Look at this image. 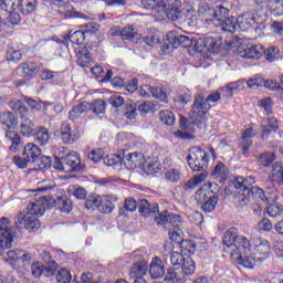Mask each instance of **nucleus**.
I'll use <instances>...</instances> for the list:
<instances>
[{
	"label": "nucleus",
	"mask_w": 283,
	"mask_h": 283,
	"mask_svg": "<svg viewBox=\"0 0 283 283\" xmlns=\"http://www.w3.org/2000/svg\"><path fill=\"white\" fill-rule=\"evenodd\" d=\"M275 160V153L264 151L258 157V163L261 167H271Z\"/></svg>",
	"instance_id": "39"
},
{
	"label": "nucleus",
	"mask_w": 283,
	"mask_h": 283,
	"mask_svg": "<svg viewBox=\"0 0 283 283\" xmlns=\"http://www.w3.org/2000/svg\"><path fill=\"white\" fill-rule=\"evenodd\" d=\"M9 107L12 112L17 113L21 119L25 118L30 114V108L25 105V102L13 98L9 102Z\"/></svg>",
	"instance_id": "24"
},
{
	"label": "nucleus",
	"mask_w": 283,
	"mask_h": 283,
	"mask_svg": "<svg viewBox=\"0 0 283 283\" xmlns=\"http://www.w3.org/2000/svg\"><path fill=\"white\" fill-rule=\"evenodd\" d=\"M240 87H242V82H232L228 85H226L222 88V92H226V96H233V92H235L237 90H240Z\"/></svg>",
	"instance_id": "63"
},
{
	"label": "nucleus",
	"mask_w": 283,
	"mask_h": 283,
	"mask_svg": "<svg viewBox=\"0 0 283 283\" xmlns=\"http://www.w3.org/2000/svg\"><path fill=\"white\" fill-rule=\"evenodd\" d=\"M139 213L143 218H150L151 216H159L160 209L158 203L149 202L147 199H140L138 203Z\"/></svg>",
	"instance_id": "15"
},
{
	"label": "nucleus",
	"mask_w": 283,
	"mask_h": 283,
	"mask_svg": "<svg viewBox=\"0 0 283 283\" xmlns=\"http://www.w3.org/2000/svg\"><path fill=\"white\" fill-rule=\"evenodd\" d=\"M104 165L106 167H122L123 166V157L120 154L117 155H111L104 157Z\"/></svg>",
	"instance_id": "48"
},
{
	"label": "nucleus",
	"mask_w": 283,
	"mask_h": 283,
	"mask_svg": "<svg viewBox=\"0 0 283 283\" xmlns=\"http://www.w3.org/2000/svg\"><path fill=\"white\" fill-rule=\"evenodd\" d=\"M25 103L31 109H34L35 112H41V109L43 112H48V107H52V105H54L52 102H43L41 99L36 101L32 97L25 98Z\"/></svg>",
	"instance_id": "30"
},
{
	"label": "nucleus",
	"mask_w": 283,
	"mask_h": 283,
	"mask_svg": "<svg viewBox=\"0 0 283 283\" xmlns=\"http://www.w3.org/2000/svg\"><path fill=\"white\" fill-rule=\"evenodd\" d=\"M253 185H255V178L251 176L247 178L237 176L233 180L229 181V187L233 189H241L242 191H251V187H254Z\"/></svg>",
	"instance_id": "18"
},
{
	"label": "nucleus",
	"mask_w": 283,
	"mask_h": 283,
	"mask_svg": "<svg viewBox=\"0 0 283 283\" xmlns=\"http://www.w3.org/2000/svg\"><path fill=\"white\" fill-rule=\"evenodd\" d=\"M231 171L227 168V166L222 161H218L211 171L210 176L213 180H218V182H227L229 180Z\"/></svg>",
	"instance_id": "22"
},
{
	"label": "nucleus",
	"mask_w": 283,
	"mask_h": 283,
	"mask_svg": "<svg viewBox=\"0 0 283 283\" xmlns=\"http://www.w3.org/2000/svg\"><path fill=\"white\" fill-rule=\"evenodd\" d=\"M149 275L151 280H160L165 277V262L160 258L155 256L149 266Z\"/></svg>",
	"instance_id": "21"
},
{
	"label": "nucleus",
	"mask_w": 283,
	"mask_h": 283,
	"mask_svg": "<svg viewBox=\"0 0 283 283\" xmlns=\"http://www.w3.org/2000/svg\"><path fill=\"white\" fill-rule=\"evenodd\" d=\"M56 282L57 283H70L72 282V274L67 271V269H61L56 273Z\"/></svg>",
	"instance_id": "57"
},
{
	"label": "nucleus",
	"mask_w": 283,
	"mask_h": 283,
	"mask_svg": "<svg viewBox=\"0 0 283 283\" xmlns=\"http://www.w3.org/2000/svg\"><path fill=\"white\" fill-rule=\"evenodd\" d=\"M54 207L62 211V213H70L72 211V200L67 196L56 197L54 200Z\"/></svg>",
	"instance_id": "32"
},
{
	"label": "nucleus",
	"mask_w": 283,
	"mask_h": 283,
	"mask_svg": "<svg viewBox=\"0 0 283 283\" xmlns=\"http://www.w3.org/2000/svg\"><path fill=\"white\" fill-rule=\"evenodd\" d=\"M147 261L142 254H134V264L130 268L129 277H143L147 274L148 270Z\"/></svg>",
	"instance_id": "13"
},
{
	"label": "nucleus",
	"mask_w": 283,
	"mask_h": 283,
	"mask_svg": "<svg viewBox=\"0 0 283 283\" xmlns=\"http://www.w3.org/2000/svg\"><path fill=\"white\" fill-rule=\"evenodd\" d=\"M35 164L38 165L39 169H50V167H52V157L41 155L38 157V160H35Z\"/></svg>",
	"instance_id": "58"
},
{
	"label": "nucleus",
	"mask_w": 283,
	"mask_h": 283,
	"mask_svg": "<svg viewBox=\"0 0 283 283\" xmlns=\"http://www.w3.org/2000/svg\"><path fill=\"white\" fill-rule=\"evenodd\" d=\"M207 176H209V172H200L199 175H196L186 184H184V191H193V189H196L200 182L207 180Z\"/></svg>",
	"instance_id": "31"
},
{
	"label": "nucleus",
	"mask_w": 283,
	"mask_h": 283,
	"mask_svg": "<svg viewBox=\"0 0 283 283\" xmlns=\"http://www.w3.org/2000/svg\"><path fill=\"white\" fill-rule=\"evenodd\" d=\"M238 193L234 195L233 200H234V206L239 207V209H243V207H247L251 200V190H242V189H237Z\"/></svg>",
	"instance_id": "27"
},
{
	"label": "nucleus",
	"mask_w": 283,
	"mask_h": 283,
	"mask_svg": "<svg viewBox=\"0 0 283 283\" xmlns=\"http://www.w3.org/2000/svg\"><path fill=\"white\" fill-rule=\"evenodd\" d=\"M53 168L66 174H78L85 171V164L81 163L78 153H70L62 157H54Z\"/></svg>",
	"instance_id": "3"
},
{
	"label": "nucleus",
	"mask_w": 283,
	"mask_h": 283,
	"mask_svg": "<svg viewBox=\"0 0 283 283\" xmlns=\"http://www.w3.org/2000/svg\"><path fill=\"white\" fill-rule=\"evenodd\" d=\"M174 103L176 107H178L179 109H182L185 105H187L188 103H191V93L188 92V93L177 94L174 98Z\"/></svg>",
	"instance_id": "46"
},
{
	"label": "nucleus",
	"mask_w": 283,
	"mask_h": 283,
	"mask_svg": "<svg viewBox=\"0 0 283 283\" xmlns=\"http://www.w3.org/2000/svg\"><path fill=\"white\" fill-rule=\"evenodd\" d=\"M63 39L65 41H71V43H74V45H81L85 41V32L84 31H75V32H69V34L63 35Z\"/></svg>",
	"instance_id": "40"
},
{
	"label": "nucleus",
	"mask_w": 283,
	"mask_h": 283,
	"mask_svg": "<svg viewBox=\"0 0 283 283\" xmlns=\"http://www.w3.org/2000/svg\"><path fill=\"white\" fill-rule=\"evenodd\" d=\"M185 261V256L180 252H171L170 253V262L172 268H169L168 271H175L176 269H180V264Z\"/></svg>",
	"instance_id": "51"
},
{
	"label": "nucleus",
	"mask_w": 283,
	"mask_h": 283,
	"mask_svg": "<svg viewBox=\"0 0 283 283\" xmlns=\"http://www.w3.org/2000/svg\"><path fill=\"white\" fill-rule=\"evenodd\" d=\"M20 132L22 136H34L35 143L38 145H41V147L48 145L50 143V133L48 132V128L45 126H40L34 128V124L30 118H23L22 123L20 125Z\"/></svg>",
	"instance_id": "5"
},
{
	"label": "nucleus",
	"mask_w": 283,
	"mask_h": 283,
	"mask_svg": "<svg viewBox=\"0 0 283 283\" xmlns=\"http://www.w3.org/2000/svg\"><path fill=\"white\" fill-rule=\"evenodd\" d=\"M143 171L147 174L148 176H154V174H158V163H146L142 166Z\"/></svg>",
	"instance_id": "61"
},
{
	"label": "nucleus",
	"mask_w": 283,
	"mask_h": 283,
	"mask_svg": "<svg viewBox=\"0 0 283 283\" xmlns=\"http://www.w3.org/2000/svg\"><path fill=\"white\" fill-rule=\"evenodd\" d=\"M7 61H12L13 63H19L21 59H23V54H21V51L14 50V49H9L7 51Z\"/></svg>",
	"instance_id": "60"
},
{
	"label": "nucleus",
	"mask_w": 283,
	"mask_h": 283,
	"mask_svg": "<svg viewBox=\"0 0 283 283\" xmlns=\"http://www.w3.org/2000/svg\"><path fill=\"white\" fill-rule=\"evenodd\" d=\"M240 54L243 59L258 61V59H262V49L258 45L247 46L243 51H240Z\"/></svg>",
	"instance_id": "33"
},
{
	"label": "nucleus",
	"mask_w": 283,
	"mask_h": 283,
	"mask_svg": "<svg viewBox=\"0 0 283 283\" xmlns=\"http://www.w3.org/2000/svg\"><path fill=\"white\" fill-rule=\"evenodd\" d=\"M120 36L125 41H138L140 39V34L132 25L125 27L120 32Z\"/></svg>",
	"instance_id": "42"
},
{
	"label": "nucleus",
	"mask_w": 283,
	"mask_h": 283,
	"mask_svg": "<svg viewBox=\"0 0 283 283\" xmlns=\"http://www.w3.org/2000/svg\"><path fill=\"white\" fill-rule=\"evenodd\" d=\"M155 222L158 224V227H167V224H171L174 231H180L182 227V218L180 214L169 213L167 210H164L158 216H155Z\"/></svg>",
	"instance_id": "12"
},
{
	"label": "nucleus",
	"mask_w": 283,
	"mask_h": 283,
	"mask_svg": "<svg viewBox=\"0 0 283 283\" xmlns=\"http://www.w3.org/2000/svg\"><path fill=\"white\" fill-rule=\"evenodd\" d=\"M234 247L240 254L249 255L251 253V249H253V245L251 244V241L241 234V237L238 238L237 243H234Z\"/></svg>",
	"instance_id": "29"
},
{
	"label": "nucleus",
	"mask_w": 283,
	"mask_h": 283,
	"mask_svg": "<svg viewBox=\"0 0 283 283\" xmlns=\"http://www.w3.org/2000/svg\"><path fill=\"white\" fill-rule=\"evenodd\" d=\"M124 109H126V112L124 113V116L128 120H134L136 118V116L138 115V113H137L138 104H136V103L126 102L124 104Z\"/></svg>",
	"instance_id": "44"
},
{
	"label": "nucleus",
	"mask_w": 283,
	"mask_h": 283,
	"mask_svg": "<svg viewBox=\"0 0 283 283\" xmlns=\"http://www.w3.org/2000/svg\"><path fill=\"white\" fill-rule=\"evenodd\" d=\"M256 253L262 255L260 260H266L271 253V243L266 239H261L260 243L255 245Z\"/></svg>",
	"instance_id": "37"
},
{
	"label": "nucleus",
	"mask_w": 283,
	"mask_h": 283,
	"mask_svg": "<svg viewBox=\"0 0 283 283\" xmlns=\"http://www.w3.org/2000/svg\"><path fill=\"white\" fill-rule=\"evenodd\" d=\"M272 180L277 185H283V164L274 163L272 165Z\"/></svg>",
	"instance_id": "41"
},
{
	"label": "nucleus",
	"mask_w": 283,
	"mask_h": 283,
	"mask_svg": "<svg viewBox=\"0 0 283 283\" xmlns=\"http://www.w3.org/2000/svg\"><path fill=\"white\" fill-rule=\"evenodd\" d=\"M196 125H198V127H200V125H202V124L196 117H195V119H191V122H190L187 117L180 115L179 127H180L181 130H184V132H196V128H195Z\"/></svg>",
	"instance_id": "34"
},
{
	"label": "nucleus",
	"mask_w": 283,
	"mask_h": 283,
	"mask_svg": "<svg viewBox=\"0 0 283 283\" xmlns=\"http://www.w3.org/2000/svg\"><path fill=\"white\" fill-rule=\"evenodd\" d=\"M166 179L170 182H178L180 180V170L178 169H170L166 174Z\"/></svg>",
	"instance_id": "64"
},
{
	"label": "nucleus",
	"mask_w": 283,
	"mask_h": 283,
	"mask_svg": "<svg viewBox=\"0 0 283 283\" xmlns=\"http://www.w3.org/2000/svg\"><path fill=\"white\" fill-rule=\"evenodd\" d=\"M238 18L235 17H228L226 18L223 21L220 22L221 25V30H223V32H230L231 34H233V32H235V23H238Z\"/></svg>",
	"instance_id": "43"
},
{
	"label": "nucleus",
	"mask_w": 283,
	"mask_h": 283,
	"mask_svg": "<svg viewBox=\"0 0 283 283\" xmlns=\"http://www.w3.org/2000/svg\"><path fill=\"white\" fill-rule=\"evenodd\" d=\"M269 10L274 17H282L283 0H269Z\"/></svg>",
	"instance_id": "47"
},
{
	"label": "nucleus",
	"mask_w": 283,
	"mask_h": 283,
	"mask_svg": "<svg viewBox=\"0 0 283 283\" xmlns=\"http://www.w3.org/2000/svg\"><path fill=\"white\" fill-rule=\"evenodd\" d=\"M188 167L191 171H197L201 174H209V153L202 147L195 146L190 149V154L186 157Z\"/></svg>",
	"instance_id": "4"
},
{
	"label": "nucleus",
	"mask_w": 283,
	"mask_h": 283,
	"mask_svg": "<svg viewBox=\"0 0 283 283\" xmlns=\"http://www.w3.org/2000/svg\"><path fill=\"white\" fill-rule=\"evenodd\" d=\"M8 224H10L9 218H0V255L3 253V249H11L14 238H17V231L9 229Z\"/></svg>",
	"instance_id": "9"
},
{
	"label": "nucleus",
	"mask_w": 283,
	"mask_h": 283,
	"mask_svg": "<svg viewBox=\"0 0 283 283\" xmlns=\"http://www.w3.org/2000/svg\"><path fill=\"white\" fill-rule=\"evenodd\" d=\"M123 163L129 170L138 169V167H143L145 156L140 153H130L126 156V158L123 157Z\"/></svg>",
	"instance_id": "19"
},
{
	"label": "nucleus",
	"mask_w": 283,
	"mask_h": 283,
	"mask_svg": "<svg viewBox=\"0 0 283 283\" xmlns=\"http://www.w3.org/2000/svg\"><path fill=\"white\" fill-rule=\"evenodd\" d=\"M4 136L9 144V150H11L12 154H17V151H20L23 148L21 135H19L17 130H6Z\"/></svg>",
	"instance_id": "17"
},
{
	"label": "nucleus",
	"mask_w": 283,
	"mask_h": 283,
	"mask_svg": "<svg viewBox=\"0 0 283 283\" xmlns=\"http://www.w3.org/2000/svg\"><path fill=\"white\" fill-rule=\"evenodd\" d=\"M78 138V130H73L70 124H63L61 126V139L64 145H74Z\"/></svg>",
	"instance_id": "20"
},
{
	"label": "nucleus",
	"mask_w": 283,
	"mask_h": 283,
	"mask_svg": "<svg viewBox=\"0 0 283 283\" xmlns=\"http://www.w3.org/2000/svg\"><path fill=\"white\" fill-rule=\"evenodd\" d=\"M108 103L109 105H112V107L118 109V107H125V103L127 102H125V98H123V96L115 94L108 98Z\"/></svg>",
	"instance_id": "59"
},
{
	"label": "nucleus",
	"mask_w": 283,
	"mask_h": 283,
	"mask_svg": "<svg viewBox=\"0 0 283 283\" xmlns=\"http://www.w3.org/2000/svg\"><path fill=\"white\" fill-rule=\"evenodd\" d=\"M103 197L98 195H90L84 203L85 209H98V205H101V199Z\"/></svg>",
	"instance_id": "52"
},
{
	"label": "nucleus",
	"mask_w": 283,
	"mask_h": 283,
	"mask_svg": "<svg viewBox=\"0 0 283 283\" xmlns=\"http://www.w3.org/2000/svg\"><path fill=\"white\" fill-rule=\"evenodd\" d=\"M91 108L92 105L88 102H82L72 107V109L69 112V119L75 122L76 118H80L82 114L90 112Z\"/></svg>",
	"instance_id": "26"
},
{
	"label": "nucleus",
	"mask_w": 283,
	"mask_h": 283,
	"mask_svg": "<svg viewBox=\"0 0 283 283\" xmlns=\"http://www.w3.org/2000/svg\"><path fill=\"white\" fill-rule=\"evenodd\" d=\"M209 190H205L202 188L198 189L195 193V200H197L198 205H201V209L205 211V213L216 211V207L220 200L218 196H209Z\"/></svg>",
	"instance_id": "10"
},
{
	"label": "nucleus",
	"mask_w": 283,
	"mask_h": 283,
	"mask_svg": "<svg viewBox=\"0 0 283 283\" xmlns=\"http://www.w3.org/2000/svg\"><path fill=\"white\" fill-rule=\"evenodd\" d=\"M41 148L36 146V144L29 143L22 146L21 156H14L13 163L20 169H25L28 167V163H36L38 158H41Z\"/></svg>",
	"instance_id": "6"
},
{
	"label": "nucleus",
	"mask_w": 283,
	"mask_h": 283,
	"mask_svg": "<svg viewBox=\"0 0 283 283\" xmlns=\"http://www.w3.org/2000/svg\"><path fill=\"white\" fill-rule=\"evenodd\" d=\"M42 64L36 62L22 63L18 70H21L23 78L31 81L36 74L41 72Z\"/></svg>",
	"instance_id": "16"
},
{
	"label": "nucleus",
	"mask_w": 283,
	"mask_h": 283,
	"mask_svg": "<svg viewBox=\"0 0 283 283\" xmlns=\"http://www.w3.org/2000/svg\"><path fill=\"white\" fill-rule=\"evenodd\" d=\"M43 213H45V208L44 207H40L39 203L35 202H31L27 206V212H24L25 216H34L36 218V216H43Z\"/></svg>",
	"instance_id": "50"
},
{
	"label": "nucleus",
	"mask_w": 283,
	"mask_h": 283,
	"mask_svg": "<svg viewBox=\"0 0 283 283\" xmlns=\"http://www.w3.org/2000/svg\"><path fill=\"white\" fill-rule=\"evenodd\" d=\"M234 260L237 264L244 266V269H253L255 266V262H264V259L249 256V254H238Z\"/></svg>",
	"instance_id": "28"
},
{
	"label": "nucleus",
	"mask_w": 283,
	"mask_h": 283,
	"mask_svg": "<svg viewBox=\"0 0 283 283\" xmlns=\"http://www.w3.org/2000/svg\"><path fill=\"white\" fill-rule=\"evenodd\" d=\"M69 193H71V196H74L76 200L87 199V190L81 186H71L69 188Z\"/></svg>",
	"instance_id": "49"
},
{
	"label": "nucleus",
	"mask_w": 283,
	"mask_h": 283,
	"mask_svg": "<svg viewBox=\"0 0 283 283\" xmlns=\"http://www.w3.org/2000/svg\"><path fill=\"white\" fill-rule=\"evenodd\" d=\"M250 198L256 200V202H264V200L266 199V195L264 193V190H262V188L253 186L250 189Z\"/></svg>",
	"instance_id": "53"
},
{
	"label": "nucleus",
	"mask_w": 283,
	"mask_h": 283,
	"mask_svg": "<svg viewBox=\"0 0 283 283\" xmlns=\"http://www.w3.org/2000/svg\"><path fill=\"white\" fill-rule=\"evenodd\" d=\"M262 54H264L265 60L269 63H274V61H277V59H280V48L269 46L268 49L262 51Z\"/></svg>",
	"instance_id": "45"
},
{
	"label": "nucleus",
	"mask_w": 283,
	"mask_h": 283,
	"mask_svg": "<svg viewBox=\"0 0 283 283\" xmlns=\"http://www.w3.org/2000/svg\"><path fill=\"white\" fill-rule=\"evenodd\" d=\"M211 12L210 21H219V23L229 17V9L224 6H216Z\"/></svg>",
	"instance_id": "35"
},
{
	"label": "nucleus",
	"mask_w": 283,
	"mask_h": 283,
	"mask_svg": "<svg viewBox=\"0 0 283 283\" xmlns=\"http://www.w3.org/2000/svg\"><path fill=\"white\" fill-rule=\"evenodd\" d=\"M90 112H93V114H105L106 104L104 99H95L94 103H90Z\"/></svg>",
	"instance_id": "55"
},
{
	"label": "nucleus",
	"mask_w": 283,
	"mask_h": 283,
	"mask_svg": "<svg viewBox=\"0 0 283 283\" xmlns=\"http://www.w3.org/2000/svg\"><path fill=\"white\" fill-rule=\"evenodd\" d=\"M145 10H155L160 19H169L170 21H178L182 19L180 0H140Z\"/></svg>",
	"instance_id": "2"
},
{
	"label": "nucleus",
	"mask_w": 283,
	"mask_h": 283,
	"mask_svg": "<svg viewBox=\"0 0 283 283\" xmlns=\"http://www.w3.org/2000/svg\"><path fill=\"white\" fill-rule=\"evenodd\" d=\"M179 249L182 252L188 251V253H193L196 251V243L191 240H181L179 242Z\"/></svg>",
	"instance_id": "62"
},
{
	"label": "nucleus",
	"mask_w": 283,
	"mask_h": 283,
	"mask_svg": "<svg viewBox=\"0 0 283 283\" xmlns=\"http://www.w3.org/2000/svg\"><path fill=\"white\" fill-rule=\"evenodd\" d=\"M159 120L164 124L167 125L168 127H171L176 124V115L171 111H160L159 114Z\"/></svg>",
	"instance_id": "38"
},
{
	"label": "nucleus",
	"mask_w": 283,
	"mask_h": 283,
	"mask_svg": "<svg viewBox=\"0 0 283 283\" xmlns=\"http://www.w3.org/2000/svg\"><path fill=\"white\" fill-rule=\"evenodd\" d=\"M14 224L15 228L8 229H13L17 232L15 238H19V235H21L22 227H24V229L29 231V233H35V231H39V229H41V221H39L35 216L25 214V212H18L14 218Z\"/></svg>",
	"instance_id": "7"
},
{
	"label": "nucleus",
	"mask_w": 283,
	"mask_h": 283,
	"mask_svg": "<svg viewBox=\"0 0 283 283\" xmlns=\"http://www.w3.org/2000/svg\"><path fill=\"white\" fill-rule=\"evenodd\" d=\"M0 124L7 128L6 132H14L19 127V115L10 111H3L0 113Z\"/></svg>",
	"instance_id": "14"
},
{
	"label": "nucleus",
	"mask_w": 283,
	"mask_h": 283,
	"mask_svg": "<svg viewBox=\"0 0 283 283\" xmlns=\"http://www.w3.org/2000/svg\"><path fill=\"white\" fill-rule=\"evenodd\" d=\"M178 48H193L195 52H210V54H218L222 50V38H198L182 35L178 31H169L166 34L163 49L169 50Z\"/></svg>",
	"instance_id": "1"
},
{
	"label": "nucleus",
	"mask_w": 283,
	"mask_h": 283,
	"mask_svg": "<svg viewBox=\"0 0 283 283\" xmlns=\"http://www.w3.org/2000/svg\"><path fill=\"white\" fill-rule=\"evenodd\" d=\"M240 237V230L235 227H231L224 232L222 243L229 249L230 247H234Z\"/></svg>",
	"instance_id": "25"
},
{
	"label": "nucleus",
	"mask_w": 283,
	"mask_h": 283,
	"mask_svg": "<svg viewBox=\"0 0 283 283\" xmlns=\"http://www.w3.org/2000/svg\"><path fill=\"white\" fill-rule=\"evenodd\" d=\"M262 23H264V19L253 13V11L242 13L237 18V25L241 32H249L252 28H258L255 25H262Z\"/></svg>",
	"instance_id": "11"
},
{
	"label": "nucleus",
	"mask_w": 283,
	"mask_h": 283,
	"mask_svg": "<svg viewBox=\"0 0 283 283\" xmlns=\"http://www.w3.org/2000/svg\"><path fill=\"white\" fill-rule=\"evenodd\" d=\"M114 203L107 199H101L99 205L97 206V211L99 213H112L114 211Z\"/></svg>",
	"instance_id": "54"
},
{
	"label": "nucleus",
	"mask_w": 283,
	"mask_h": 283,
	"mask_svg": "<svg viewBox=\"0 0 283 283\" xmlns=\"http://www.w3.org/2000/svg\"><path fill=\"white\" fill-rule=\"evenodd\" d=\"M150 96H154V98H158L159 101H161V103H167L169 101V98L167 97V93H165V91H163V88L158 86H153V88H150Z\"/></svg>",
	"instance_id": "56"
},
{
	"label": "nucleus",
	"mask_w": 283,
	"mask_h": 283,
	"mask_svg": "<svg viewBox=\"0 0 283 283\" xmlns=\"http://www.w3.org/2000/svg\"><path fill=\"white\" fill-rule=\"evenodd\" d=\"M138 209V203L136 199L129 197L124 200V206L119 208V216H127V213H134Z\"/></svg>",
	"instance_id": "36"
},
{
	"label": "nucleus",
	"mask_w": 283,
	"mask_h": 283,
	"mask_svg": "<svg viewBox=\"0 0 283 283\" xmlns=\"http://www.w3.org/2000/svg\"><path fill=\"white\" fill-rule=\"evenodd\" d=\"M192 112H190V120H200V123H207L203 116L209 113L211 105L206 101L203 94H197L195 96L193 104L191 106Z\"/></svg>",
	"instance_id": "8"
},
{
	"label": "nucleus",
	"mask_w": 283,
	"mask_h": 283,
	"mask_svg": "<svg viewBox=\"0 0 283 283\" xmlns=\"http://www.w3.org/2000/svg\"><path fill=\"white\" fill-rule=\"evenodd\" d=\"M17 8L23 17H31L36 13V0H17Z\"/></svg>",
	"instance_id": "23"
}]
</instances>
